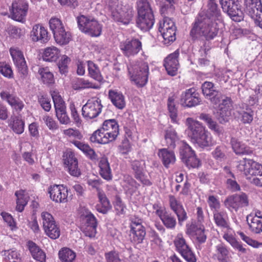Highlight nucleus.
<instances>
[{
	"label": "nucleus",
	"mask_w": 262,
	"mask_h": 262,
	"mask_svg": "<svg viewBox=\"0 0 262 262\" xmlns=\"http://www.w3.org/2000/svg\"><path fill=\"white\" fill-rule=\"evenodd\" d=\"M221 21V12L215 0H208L207 9L202 11L192 24L190 35L193 40L201 37L212 40L219 33Z\"/></svg>",
	"instance_id": "1"
},
{
	"label": "nucleus",
	"mask_w": 262,
	"mask_h": 262,
	"mask_svg": "<svg viewBox=\"0 0 262 262\" xmlns=\"http://www.w3.org/2000/svg\"><path fill=\"white\" fill-rule=\"evenodd\" d=\"M108 8L113 19L123 25H128L134 16V10L129 6H123L118 0H111Z\"/></svg>",
	"instance_id": "2"
},
{
	"label": "nucleus",
	"mask_w": 262,
	"mask_h": 262,
	"mask_svg": "<svg viewBox=\"0 0 262 262\" xmlns=\"http://www.w3.org/2000/svg\"><path fill=\"white\" fill-rule=\"evenodd\" d=\"M138 16L137 25L141 30L146 31L154 24V17L152 10L147 0H139L137 2Z\"/></svg>",
	"instance_id": "3"
},
{
	"label": "nucleus",
	"mask_w": 262,
	"mask_h": 262,
	"mask_svg": "<svg viewBox=\"0 0 262 262\" xmlns=\"http://www.w3.org/2000/svg\"><path fill=\"white\" fill-rule=\"evenodd\" d=\"M130 79L138 87H143L147 82L149 74L148 63L140 62L138 64L128 68Z\"/></svg>",
	"instance_id": "4"
},
{
	"label": "nucleus",
	"mask_w": 262,
	"mask_h": 262,
	"mask_svg": "<svg viewBox=\"0 0 262 262\" xmlns=\"http://www.w3.org/2000/svg\"><path fill=\"white\" fill-rule=\"evenodd\" d=\"M49 26L56 43L61 45H67L71 40L72 36L70 32L66 30L59 19L51 18L49 21Z\"/></svg>",
	"instance_id": "5"
},
{
	"label": "nucleus",
	"mask_w": 262,
	"mask_h": 262,
	"mask_svg": "<svg viewBox=\"0 0 262 262\" xmlns=\"http://www.w3.org/2000/svg\"><path fill=\"white\" fill-rule=\"evenodd\" d=\"M77 19L78 27L82 32L92 37L100 35L102 26L96 19L84 15L78 17Z\"/></svg>",
	"instance_id": "6"
},
{
	"label": "nucleus",
	"mask_w": 262,
	"mask_h": 262,
	"mask_svg": "<svg viewBox=\"0 0 262 262\" xmlns=\"http://www.w3.org/2000/svg\"><path fill=\"white\" fill-rule=\"evenodd\" d=\"M162 20L159 22V31L163 38L164 44H169L176 40V27L168 14L163 15Z\"/></svg>",
	"instance_id": "7"
},
{
	"label": "nucleus",
	"mask_w": 262,
	"mask_h": 262,
	"mask_svg": "<svg viewBox=\"0 0 262 262\" xmlns=\"http://www.w3.org/2000/svg\"><path fill=\"white\" fill-rule=\"evenodd\" d=\"M176 250L187 262H196V257L192 251L183 235L179 233L173 240Z\"/></svg>",
	"instance_id": "8"
},
{
	"label": "nucleus",
	"mask_w": 262,
	"mask_h": 262,
	"mask_svg": "<svg viewBox=\"0 0 262 262\" xmlns=\"http://www.w3.org/2000/svg\"><path fill=\"white\" fill-rule=\"evenodd\" d=\"M41 217L46 234L52 239L58 238L60 235V230L53 216L47 212H42Z\"/></svg>",
	"instance_id": "9"
},
{
	"label": "nucleus",
	"mask_w": 262,
	"mask_h": 262,
	"mask_svg": "<svg viewBox=\"0 0 262 262\" xmlns=\"http://www.w3.org/2000/svg\"><path fill=\"white\" fill-rule=\"evenodd\" d=\"M130 241L135 244L143 242L146 235L145 227L142 225L141 219L133 216L130 219Z\"/></svg>",
	"instance_id": "10"
},
{
	"label": "nucleus",
	"mask_w": 262,
	"mask_h": 262,
	"mask_svg": "<svg viewBox=\"0 0 262 262\" xmlns=\"http://www.w3.org/2000/svg\"><path fill=\"white\" fill-rule=\"evenodd\" d=\"M224 204L229 211L236 212L239 208L249 205L248 197L243 192L231 195L225 200Z\"/></svg>",
	"instance_id": "11"
},
{
	"label": "nucleus",
	"mask_w": 262,
	"mask_h": 262,
	"mask_svg": "<svg viewBox=\"0 0 262 262\" xmlns=\"http://www.w3.org/2000/svg\"><path fill=\"white\" fill-rule=\"evenodd\" d=\"M29 9L27 0H14L10 9L11 18L16 21L24 22Z\"/></svg>",
	"instance_id": "12"
},
{
	"label": "nucleus",
	"mask_w": 262,
	"mask_h": 262,
	"mask_svg": "<svg viewBox=\"0 0 262 262\" xmlns=\"http://www.w3.org/2000/svg\"><path fill=\"white\" fill-rule=\"evenodd\" d=\"M102 105L101 100L98 97H93L88 100L82 108L83 116L88 119L97 117L101 112Z\"/></svg>",
	"instance_id": "13"
},
{
	"label": "nucleus",
	"mask_w": 262,
	"mask_h": 262,
	"mask_svg": "<svg viewBox=\"0 0 262 262\" xmlns=\"http://www.w3.org/2000/svg\"><path fill=\"white\" fill-rule=\"evenodd\" d=\"M223 10L235 21L242 18V12L238 0H219Z\"/></svg>",
	"instance_id": "14"
},
{
	"label": "nucleus",
	"mask_w": 262,
	"mask_h": 262,
	"mask_svg": "<svg viewBox=\"0 0 262 262\" xmlns=\"http://www.w3.org/2000/svg\"><path fill=\"white\" fill-rule=\"evenodd\" d=\"M9 51L20 77L24 79L28 75V69L22 52L17 48H11Z\"/></svg>",
	"instance_id": "15"
},
{
	"label": "nucleus",
	"mask_w": 262,
	"mask_h": 262,
	"mask_svg": "<svg viewBox=\"0 0 262 262\" xmlns=\"http://www.w3.org/2000/svg\"><path fill=\"white\" fill-rule=\"evenodd\" d=\"M68 189L63 185H53L48 189L50 199L57 203H65L68 201Z\"/></svg>",
	"instance_id": "16"
},
{
	"label": "nucleus",
	"mask_w": 262,
	"mask_h": 262,
	"mask_svg": "<svg viewBox=\"0 0 262 262\" xmlns=\"http://www.w3.org/2000/svg\"><path fill=\"white\" fill-rule=\"evenodd\" d=\"M120 48L123 55L127 57L137 55L142 49V43L137 39H127L120 44Z\"/></svg>",
	"instance_id": "17"
},
{
	"label": "nucleus",
	"mask_w": 262,
	"mask_h": 262,
	"mask_svg": "<svg viewBox=\"0 0 262 262\" xmlns=\"http://www.w3.org/2000/svg\"><path fill=\"white\" fill-rule=\"evenodd\" d=\"M153 209L162 221L164 226L168 229H173L175 228L177 222L175 217L168 213L166 209L159 204H155Z\"/></svg>",
	"instance_id": "18"
},
{
	"label": "nucleus",
	"mask_w": 262,
	"mask_h": 262,
	"mask_svg": "<svg viewBox=\"0 0 262 262\" xmlns=\"http://www.w3.org/2000/svg\"><path fill=\"white\" fill-rule=\"evenodd\" d=\"M202 90L203 95L211 103L217 104L220 102L222 94L216 90L212 82H204L202 85Z\"/></svg>",
	"instance_id": "19"
},
{
	"label": "nucleus",
	"mask_w": 262,
	"mask_h": 262,
	"mask_svg": "<svg viewBox=\"0 0 262 262\" xmlns=\"http://www.w3.org/2000/svg\"><path fill=\"white\" fill-rule=\"evenodd\" d=\"M222 102L219 104L217 118L221 123L228 121L231 116V99L222 95Z\"/></svg>",
	"instance_id": "20"
},
{
	"label": "nucleus",
	"mask_w": 262,
	"mask_h": 262,
	"mask_svg": "<svg viewBox=\"0 0 262 262\" xmlns=\"http://www.w3.org/2000/svg\"><path fill=\"white\" fill-rule=\"evenodd\" d=\"M144 167L145 163L142 160H134L131 162V169L135 178L143 185H150L151 182L144 172Z\"/></svg>",
	"instance_id": "21"
},
{
	"label": "nucleus",
	"mask_w": 262,
	"mask_h": 262,
	"mask_svg": "<svg viewBox=\"0 0 262 262\" xmlns=\"http://www.w3.org/2000/svg\"><path fill=\"white\" fill-rule=\"evenodd\" d=\"M194 88L186 90L181 94L180 103L182 105L191 107L198 105L201 100Z\"/></svg>",
	"instance_id": "22"
},
{
	"label": "nucleus",
	"mask_w": 262,
	"mask_h": 262,
	"mask_svg": "<svg viewBox=\"0 0 262 262\" xmlns=\"http://www.w3.org/2000/svg\"><path fill=\"white\" fill-rule=\"evenodd\" d=\"M212 259L218 262H228L230 258V252L227 246L220 242L213 248Z\"/></svg>",
	"instance_id": "23"
},
{
	"label": "nucleus",
	"mask_w": 262,
	"mask_h": 262,
	"mask_svg": "<svg viewBox=\"0 0 262 262\" xmlns=\"http://www.w3.org/2000/svg\"><path fill=\"white\" fill-rule=\"evenodd\" d=\"M64 164L68 168L69 173L74 177H78L81 174L78 168V161L72 151H67L63 155Z\"/></svg>",
	"instance_id": "24"
},
{
	"label": "nucleus",
	"mask_w": 262,
	"mask_h": 262,
	"mask_svg": "<svg viewBox=\"0 0 262 262\" xmlns=\"http://www.w3.org/2000/svg\"><path fill=\"white\" fill-rule=\"evenodd\" d=\"M186 124L187 126L188 135L192 141L206 130L201 122L192 118H187Z\"/></svg>",
	"instance_id": "25"
},
{
	"label": "nucleus",
	"mask_w": 262,
	"mask_h": 262,
	"mask_svg": "<svg viewBox=\"0 0 262 262\" xmlns=\"http://www.w3.org/2000/svg\"><path fill=\"white\" fill-rule=\"evenodd\" d=\"M179 56L178 51L169 55L164 60V66L168 74L171 76H174L177 73L179 66L178 57Z\"/></svg>",
	"instance_id": "26"
},
{
	"label": "nucleus",
	"mask_w": 262,
	"mask_h": 262,
	"mask_svg": "<svg viewBox=\"0 0 262 262\" xmlns=\"http://www.w3.org/2000/svg\"><path fill=\"white\" fill-rule=\"evenodd\" d=\"M30 36L32 41L46 43L50 39L47 29L40 25H35L31 31Z\"/></svg>",
	"instance_id": "27"
},
{
	"label": "nucleus",
	"mask_w": 262,
	"mask_h": 262,
	"mask_svg": "<svg viewBox=\"0 0 262 262\" xmlns=\"http://www.w3.org/2000/svg\"><path fill=\"white\" fill-rule=\"evenodd\" d=\"M244 10L251 18L262 11V3L261 0H244Z\"/></svg>",
	"instance_id": "28"
},
{
	"label": "nucleus",
	"mask_w": 262,
	"mask_h": 262,
	"mask_svg": "<svg viewBox=\"0 0 262 262\" xmlns=\"http://www.w3.org/2000/svg\"><path fill=\"white\" fill-rule=\"evenodd\" d=\"M113 141L115 140L119 134V125L115 119H109L104 121L101 127Z\"/></svg>",
	"instance_id": "29"
},
{
	"label": "nucleus",
	"mask_w": 262,
	"mask_h": 262,
	"mask_svg": "<svg viewBox=\"0 0 262 262\" xmlns=\"http://www.w3.org/2000/svg\"><path fill=\"white\" fill-rule=\"evenodd\" d=\"M213 220L217 227L222 229H229V217L226 211L222 209L213 210Z\"/></svg>",
	"instance_id": "30"
},
{
	"label": "nucleus",
	"mask_w": 262,
	"mask_h": 262,
	"mask_svg": "<svg viewBox=\"0 0 262 262\" xmlns=\"http://www.w3.org/2000/svg\"><path fill=\"white\" fill-rule=\"evenodd\" d=\"M158 155L161 159L163 165L166 168H169L170 165H173L176 161V157L174 152L164 148L159 149Z\"/></svg>",
	"instance_id": "31"
},
{
	"label": "nucleus",
	"mask_w": 262,
	"mask_h": 262,
	"mask_svg": "<svg viewBox=\"0 0 262 262\" xmlns=\"http://www.w3.org/2000/svg\"><path fill=\"white\" fill-rule=\"evenodd\" d=\"M27 247L34 259L40 262L46 261V255L45 253L34 242L29 241L27 243Z\"/></svg>",
	"instance_id": "32"
},
{
	"label": "nucleus",
	"mask_w": 262,
	"mask_h": 262,
	"mask_svg": "<svg viewBox=\"0 0 262 262\" xmlns=\"http://www.w3.org/2000/svg\"><path fill=\"white\" fill-rule=\"evenodd\" d=\"M108 97L116 108L123 110L125 107V97L121 92L111 90L108 91Z\"/></svg>",
	"instance_id": "33"
},
{
	"label": "nucleus",
	"mask_w": 262,
	"mask_h": 262,
	"mask_svg": "<svg viewBox=\"0 0 262 262\" xmlns=\"http://www.w3.org/2000/svg\"><path fill=\"white\" fill-rule=\"evenodd\" d=\"M0 95L3 100L7 101L16 111L20 112L24 108V104L18 98L7 92H1Z\"/></svg>",
	"instance_id": "34"
},
{
	"label": "nucleus",
	"mask_w": 262,
	"mask_h": 262,
	"mask_svg": "<svg viewBox=\"0 0 262 262\" xmlns=\"http://www.w3.org/2000/svg\"><path fill=\"white\" fill-rule=\"evenodd\" d=\"M192 142L202 148L212 146L214 144L211 134L207 130L201 134Z\"/></svg>",
	"instance_id": "35"
},
{
	"label": "nucleus",
	"mask_w": 262,
	"mask_h": 262,
	"mask_svg": "<svg viewBox=\"0 0 262 262\" xmlns=\"http://www.w3.org/2000/svg\"><path fill=\"white\" fill-rule=\"evenodd\" d=\"M90 140L93 143L106 144L113 140L107 135L102 127L95 131L90 137Z\"/></svg>",
	"instance_id": "36"
},
{
	"label": "nucleus",
	"mask_w": 262,
	"mask_h": 262,
	"mask_svg": "<svg viewBox=\"0 0 262 262\" xmlns=\"http://www.w3.org/2000/svg\"><path fill=\"white\" fill-rule=\"evenodd\" d=\"M230 142L232 149L236 155H249L252 153L251 149L238 139L232 138Z\"/></svg>",
	"instance_id": "37"
},
{
	"label": "nucleus",
	"mask_w": 262,
	"mask_h": 262,
	"mask_svg": "<svg viewBox=\"0 0 262 262\" xmlns=\"http://www.w3.org/2000/svg\"><path fill=\"white\" fill-rule=\"evenodd\" d=\"M99 173L105 180H110L112 178V171L106 158H102L99 162Z\"/></svg>",
	"instance_id": "38"
},
{
	"label": "nucleus",
	"mask_w": 262,
	"mask_h": 262,
	"mask_svg": "<svg viewBox=\"0 0 262 262\" xmlns=\"http://www.w3.org/2000/svg\"><path fill=\"white\" fill-rule=\"evenodd\" d=\"M72 143L83 151L92 160H96L98 159V157L94 149L91 148L89 145L78 140H73L72 141Z\"/></svg>",
	"instance_id": "39"
},
{
	"label": "nucleus",
	"mask_w": 262,
	"mask_h": 262,
	"mask_svg": "<svg viewBox=\"0 0 262 262\" xmlns=\"http://www.w3.org/2000/svg\"><path fill=\"white\" fill-rule=\"evenodd\" d=\"M98 197L101 206L97 205L96 209L99 212L106 213L111 208V203L104 192L101 190H98Z\"/></svg>",
	"instance_id": "40"
},
{
	"label": "nucleus",
	"mask_w": 262,
	"mask_h": 262,
	"mask_svg": "<svg viewBox=\"0 0 262 262\" xmlns=\"http://www.w3.org/2000/svg\"><path fill=\"white\" fill-rule=\"evenodd\" d=\"M59 53L60 51L57 48L51 46L45 49L42 58L46 61H56L59 58Z\"/></svg>",
	"instance_id": "41"
},
{
	"label": "nucleus",
	"mask_w": 262,
	"mask_h": 262,
	"mask_svg": "<svg viewBox=\"0 0 262 262\" xmlns=\"http://www.w3.org/2000/svg\"><path fill=\"white\" fill-rule=\"evenodd\" d=\"M15 194L17 197L16 209L19 212H21L28 203L29 196L24 190L17 191Z\"/></svg>",
	"instance_id": "42"
},
{
	"label": "nucleus",
	"mask_w": 262,
	"mask_h": 262,
	"mask_svg": "<svg viewBox=\"0 0 262 262\" xmlns=\"http://www.w3.org/2000/svg\"><path fill=\"white\" fill-rule=\"evenodd\" d=\"M59 258L61 262H75L76 254L68 248H63L58 252Z\"/></svg>",
	"instance_id": "43"
},
{
	"label": "nucleus",
	"mask_w": 262,
	"mask_h": 262,
	"mask_svg": "<svg viewBox=\"0 0 262 262\" xmlns=\"http://www.w3.org/2000/svg\"><path fill=\"white\" fill-rule=\"evenodd\" d=\"M204 231L205 228L203 226L198 227L192 224L187 229V233H191L192 232H194L198 242L200 243H203L205 242L207 238Z\"/></svg>",
	"instance_id": "44"
},
{
	"label": "nucleus",
	"mask_w": 262,
	"mask_h": 262,
	"mask_svg": "<svg viewBox=\"0 0 262 262\" xmlns=\"http://www.w3.org/2000/svg\"><path fill=\"white\" fill-rule=\"evenodd\" d=\"M37 73L43 83L49 84L54 82L53 74L48 68H39Z\"/></svg>",
	"instance_id": "45"
},
{
	"label": "nucleus",
	"mask_w": 262,
	"mask_h": 262,
	"mask_svg": "<svg viewBox=\"0 0 262 262\" xmlns=\"http://www.w3.org/2000/svg\"><path fill=\"white\" fill-rule=\"evenodd\" d=\"M161 6V12L162 15H171L174 12L173 6L174 0H156Z\"/></svg>",
	"instance_id": "46"
},
{
	"label": "nucleus",
	"mask_w": 262,
	"mask_h": 262,
	"mask_svg": "<svg viewBox=\"0 0 262 262\" xmlns=\"http://www.w3.org/2000/svg\"><path fill=\"white\" fill-rule=\"evenodd\" d=\"M88 69L89 75L91 78L99 82L103 80V77L101 74L98 67L94 62L91 61H88Z\"/></svg>",
	"instance_id": "47"
},
{
	"label": "nucleus",
	"mask_w": 262,
	"mask_h": 262,
	"mask_svg": "<svg viewBox=\"0 0 262 262\" xmlns=\"http://www.w3.org/2000/svg\"><path fill=\"white\" fill-rule=\"evenodd\" d=\"M200 119L205 121L207 124L209 129L213 130L217 134L222 133V130L217 124L216 122L213 120L211 117L207 114L202 113L200 115Z\"/></svg>",
	"instance_id": "48"
},
{
	"label": "nucleus",
	"mask_w": 262,
	"mask_h": 262,
	"mask_svg": "<svg viewBox=\"0 0 262 262\" xmlns=\"http://www.w3.org/2000/svg\"><path fill=\"white\" fill-rule=\"evenodd\" d=\"M246 220L252 232L257 234L262 232V219L247 217Z\"/></svg>",
	"instance_id": "49"
},
{
	"label": "nucleus",
	"mask_w": 262,
	"mask_h": 262,
	"mask_svg": "<svg viewBox=\"0 0 262 262\" xmlns=\"http://www.w3.org/2000/svg\"><path fill=\"white\" fill-rule=\"evenodd\" d=\"M178 139L177 133L174 129H169L166 130L165 140L169 148H174L176 147V142Z\"/></svg>",
	"instance_id": "50"
},
{
	"label": "nucleus",
	"mask_w": 262,
	"mask_h": 262,
	"mask_svg": "<svg viewBox=\"0 0 262 262\" xmlns=\"http://www.w3.org/2000/svg\"><path fill=\"white\" fill-rule=\"evenodd\" d=\"M253 160L249 159H243L242 160L239 161L236 165L237 170L243 173L246 176V178L249 174V170L251 165L252 163Z\"/></svg>",
	"instance_id": "51"
},
{
	"label": "nucleus",
	"mask_w": 262,
	"mask_h": 262,
	"mask_svg": "<svg viewBox=\"0 0 262 262\" xmlns=\"http://www.w3.org/2000/svg\"><path fill=\"white\" fill-rule=\"evenodd\" d=\"M194 152V151L188 144L184 141L181 142L179 147V154L183 162Z\"/></svg>",
	"instance_id": "52"
},
{
	"label": "nucleus",
	"mask_w": 262,
	"mask_h": 262,
	"mask_svg": "<svg viewBox=\"0 0 262 262\" xmlns=\"http://www.w3.org/2000/svg\"><path fill=\"white\" fill-rule=\"evenodd\" d=\"M124 187L132 193L135 191L140 185L129 175H125L123 178Z\"/></svg>",
	"instance_id": "53"
},
{
	"label": "nucleus",
	"mask_w": 262,
	"mask_h": 262,
	"mask_svg": "<svg viewBox=\"0 0 262 262\" xmlns=\"http://www.w3.org/2000/svg\"><path fill=\"white\" fill-rule=\"evenodd\" d=\"M25 123L19 117H16L13 119L11 127L13 131L17 134H21L24 131Z\"/></svg>",
	"instance_id": "54"
},
{
	"label": "nucleus",
	"mask_w": 262,
	"mask_h": 262,
	"mask_svg": "<svg viewBox=\"0 0 262 262\" xmlns=\"http://www.w3.org/2000/svg\"><path fill=\"white\" fill-rule=\"evenodd\" d=\"M167 106L171 121L173 123L177 122V109L176 107L174 99L172 97L168 98Z\"/></svg>",
	"instance_id": "55"
},
{
	"label": "nucleus",
	"mask_w": 262,
	"mask_h": 262,
	"mask_svg": "<svg viewBox=\"0 0 262 262\" xmlns=\"http://www.w3.org/2000/svg\"><path fill=\"white\" fill-rule=\"evenodd\" d=\"M82 223L81 225L97 226V219L89 211H86L81 215Z\"/></svg>",
	"instance_id": "56"
},
{
	"label": "nucleus",
	"mask_w": 262,
	"mask_h": 262,
	"mask_svg": "<svg viewBox=\"0 0 262 262\" xmlns=\"http://www.w3.org/2000/svg\"><path fill=\"white\" fill-rule=\"evenodd\" d=\"M5 255L10 262H21L20 254L15 249L5 251Z\"/></svg>",
	"instance_id": "57"
},
{
	"label": "nucleus",
	"mask_w": 262,
	"mask_h": 262,
	"mask_svg": "<svg viewBox=\"0 0 262 262\" xmlns=\"http://www.w3.org/2000/svg\"><path fill=\"white\" fill-rule=\"evenodd\" d=\"M226 147L221 145L217 146L212 152L213 157L217 160L222 161L226 158Z\"/></svg>",
	"instance_id": "58"
},
{
	"label": "nucleus",
	"mask_w": 262,
	"mask_h": 262,
	"mask_svg": "<svg viewBox=\"0 0 262 262\" xmlns=\"http://www.w3.org/2000/svg\"><path fill=\"white\" fill-rule=\"evenodd\" d=\"M249 170V174H248L247 179L250 181L251 179L254 178L262 172V165L253 160Z\"/></svg>",
	"instance_id": "59"
},
{
	"label": "nucleus",
	"mask_w": 262,
	"mask_h": 262,
	"mask_svg": "<svg viewBox=\"0 0 262 262\" xmlns=\"http://www.w3.org/2000/svg\"><path fill=\"white\" fill-rule=\"evenodd\" d=\"M63 134L68 138H74L77 140H80L83 137L82 134L78 129L73 128H69L63 130Z\"/></svg>",
	"instance_id": "60"
},
{
	"label": "nucleus",
	"mask_w": 262,
	"mask_h": 262,
	"mask_svg": "<svg viewBox=\"0 0 262 262\" xmlns=\"http://www.w3.org/2000/svg\"><path fill=\"white\" fill-rule=\"evenodd\" d=\"M223 238L232 247L237 242L234 237L232 229L229 227V229H224Z\"/></svg>",
	"instance_id": "61"
},
{
	"label": "nucleus",
	"mask_w": 262,
	"mask_h": 262,
	"mask_svg": "<svg viewBox=\"0 0 262 262\" xmlns=\"http://www.w3.org/2000/svg\"><path fill=\"white\" fill-rule=\"evenodd\" d=\"M70 61V58L67 55H64L61 57V60L58 65L59 72L61 74H66L68 72V64Z\"/></svg>",
	"instance_id": "62"
},
{
	"label": "nucleus",
	"mask_w": 262,
	"mask_h": 262,
	"mask_svg": "<svg viewBox=\"0 0 262 262\" xmlns=\"http://www.w3.org/2000/svg\"><path fill=\"white\" fill-rule=\"evenodd\" d=\"M42 120L49 129L55 130L58 128L57 123L53 119L52 116L45 114L42 116Z\"/></svg>",
	"instance_id": "63"
},
{
	"label": "nucleus",
	"mask_w": 262,
	"mask_h": 262,
	"mask_svg": "<svg viewBox=\"0 0 262 262\" xmlns=\"http://www.w3.org/2000/svg\"><path fill=\"white\" fill-rule=\"evenodd\" d=\"M105 259L106 262H123L119 257V253L115 251L105 253Z\"/></svg>",
	"instance_id": "64"
}]
</instances>
